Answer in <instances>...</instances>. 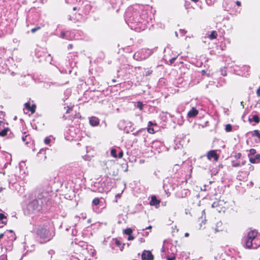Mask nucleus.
I'll return each instance as SVG.
<instances>
[{
    "label": "nucleus",
    "mask_w": 260,
    "mask_h": 260,
    "mask_svg": "<svg viewBox=\"0 0 260 260\" xmlns=\"http://www.w3.org/2000/svg\"><path fill=\"white\" fill-rule=\"evenodd\" d=\"M151 20V18L148 17V13L143 11L139 16L135 14L130 17L128 21L131 23L129 26L132 29L136 31H141L147 27V25Z\"/></svg>",
    "instance_id": "obj_1"
},
{
    "label": "nucleus",
    "mask_w": 260,
    "mask_h": 260,
    "mask_svg": "<svg viewBox=\"0 0 260 260\" xmlns=\"http://www.w3.org/2000/svg\"><path fill=\"white\" fill-rule=\"evenodd\" d=\"M256 230L249 231L243 239L244 245L248 248L255 249L260 246V236H257Z\"/></svg>",
    "instance_id": "obj_2"
},
{
    "label": "nucleus",
    "mask_w": 260,
    "mask_h": 260,
    "mask_svg": "<svg viewBox=\"0 0 260 260\" xmlns=\"http://www.w3.org/2000/svg\"><path fill=\"white\" fill-rule=\"evenodd\" d=\"M45 196L39 195L38 199H33L29 202L27 205V209L30 213H35L39 211L42 208V205L46 202V199L43 198Z\"/></svg>",
    "instance_id": "obj_3"
},
{
    "label": "nucleus",
    "mask_w": 260,
    "mask_h": 260,
    "mask_svg": "<svg viewBox=\"0 0 260 260\" xmlns=\"http://www.w3.org/2000/svg\"><path fill=\"white\" fill-rule=\"evenodd\" d=\"M37 235L40 238L41 243L50 241L54 236V234L50 233L46 226H40L37 231Z\"/></svg>",
    "instance_id": "obj_4"
},
{
    "label": "nucleus",
    "mask_w": 260,
    "mask_h": 260,
    "mask_svg": "<svg viewBox=\"0 0 260 260\" xmlns=\"http://www.w3.org/2000/svg\"><path fill=\"white\" fill-rule=\"evenodd\" d=\"M142 259L143 260H153V256L151 252L148 250H144L142 254Z\"/></svg>",
    "instance_id": "obj_5"
},
{
    "label": "nucleus",
    "mask_w": 260,
    "mask_h": 260,
    "mask_svg": "<svg viewBox=\"0 0 260 260\" xmlns=\"http://www.w3.org/2000/svg\"><path fill=\"white\" fill-rule=\"evenodd\" d=\"M207 156L208 159H211L213 158L215 161H217L218 159V156L214 150L209 151Z\"/></svg>",
    "instance_id": "obj_6"
},
{
    "label": "nucleus",
    "mask_w": 260,
    "mask_h": 260,
    "mask_svg": "<svg viewBox=\"0 0 260 260\" xmlns=\"http://www.w3.org/2000/svg\"><path fill=\"white\" fill-rule=\"evenodd\" d=\"M249 161L252 164H258L260 162V154H257L253 156H249Z\"/></svg>",
    "instance_id": "obj_7"
},
{
    "label": "nucleus",
    "mask_w": 260,
    "mask_h": 260,
    "mask_svg": "<svg viewBox=\"0 0 260 260\" xmlns=\"http://www.w3.org/2000/svg\"><path fill=\"white\" fill-rule=\"evenodd\" d=\"M149 204L151 206H155L158 208L159 206L160 201L157 200L155 196H152Z\"/></svg>",
    "instance_id": "obj_8"
},
{
    "label": "nucleus",
    "mask_w": 260,
    "mask_h": 260,
    "mask_svg": "<svg viewBox=\"0 0 260 260\" xmlns=\"http://www.w3.org/2000/svg\"><path fill=\"white\" fill-rule=\"evenodd\" d=\"M25 108L31 112L32 114L34 113L36 111V106L35 104L30 105L29 102L26 103L24 104Z\"/></svg>",
    "instance_id": "obj_9"
},
{
    "label": "nucleus",
    "mask_w": 260,
    "mask_h": 260,
    "mask_svg": "<svg viewBox=\"0 0 260 260\" xmlns=\"http://www.w3.org/2000/svg\"><path fill=\"white\" fill-rule=\"evenodd\" d=\"M100 120L98 118L92 116L89 118V123L92 126H98L99 124Z\"/></svg>",
    "instance_id": "obj_10"
},
{
    "label": "nucleus",
    "mask_w": 260,
    "mask_h": 260,
    "mask_svg": "<svg viewBox=\"0 0 260 260\" xmlns=\"http://www.w3.org/2000/svg\"><path fill=\"white\" fill-rule=\"evenodd\" d=\"M198 111L194 108H192L187 113V116L189 118L195 117L198 114Z\"/></svg>",
    "instance_id": "obj_11"
},
{
    "label": "nucleus",
    "mask_w": 260,
    "mask_h": 260,
    "mask_svg": "<svg viewBox=\"0 0 260 260\" xmlns=\"http://www.w3.org/2000/svg\"><path fill=\"white\" fill-rule=\"evenodd\" d=\"M7 221L6 216L0 213V228H2L4 225L6 224Z\"/></svg>",
    "instance_id": "obj_12"
},
{
    "label": "nucleus",
    "mask_w": 260,
    "mask_h": 260,
    "mask_svg": "<svg viewBox=\"0 0 260 260\" xmlns=\"http://www.w3.org/2000/svg\"><path fill=\"white\" fill-rule=\"evenodd\" d=\"M217 34L215 31H212L211 34L209 36V38L211 40L216 38Z\"/></svg>",
    "instance_id": "obj_13"
},
{
    "label": "nucleus",
    "mask_w": 260,
    "mask_h": 260,
    "mask_svg": "<svg viewBox=\"0 0 260 260\" xmlns=\"http://www.w3.org/2000/svg\"><path fill=\"white\" fill-rule=\"evenodd\" d=\"M221 226H222V222L221 221H218L217 222L216 225V228L215 229L216 232H218L220 230H221Z\"/></svg>",
    "instance_id": "obj_14"
},
{
    "label": "nucleus",
    "mask_w": 260,
    "mask_h": 260,
    "mask_svg": "<svg viewBox=\"0 0 260 260\" xmlns=\"http://www.w3.org/2000/svg\"><path fill=\"white\" fill-rule=\"evenodd\" d=\"M115 244L118 246L120 250H122L123 248V247L125 245L124 244H123L122 246H121V242H120V241L118 240H116L115 241Z\"/></svg>",
    "instance_id": "obj_15"
},
{
    "label": "nucleus",
    "mask_w": 260,
    "mask_h": 260,
    "mask_svg": "<svg viewBox=\"0 0 260 260\" xmlns=\"http://www.w3.org/2000/svg\"><path fill=\"white\" fill-rule=\"evenodd\" d=\"M30 139V137L28 135H26L25 136L22 137V141L25 143L26 144L28 143V140Z\"/></svg>",
    "instance_id": "obj_16"
},
{
    "label": "nucleus",
    "mask_w": 260,
    "mask_h": 260,
    "mask_svg": "<svg viewBox=\"0 0 260 260\" xmlns=\"http://www.w3.org/2000/svg\"><path fill=\"white\" fill-rule=\"evenodd\" d=\"M225 130L226 132H230L232 131V126L230 124H227L225 126Z\"/></svg>",
    "instance_id": "obj_17"
},
{
    "label": "nucleus",
    "mask_w": 260,
    "mask_h": 260,
    "mask_svg": "<svg viewBox=\"0 0 260 260\" xmlns=\"http://www.w3.org/2000/svg\"><path fill=\"white\" fill-rule=\"evenodd\" d=\"M133 231L131 228H127L124 231V233L128 236L132 234Z\"/></svg>",
    "instance_id": "obj_18"
},
{
    "label": "nucleus",
    "mask_w": 260,
    "mask_h": 260,
    "mask_svg": "<svg viewBox=\"0 0 260 260\" xmlns=\"http://www.w3.org/2000/svg\"><path fill=\"white\" fill-rule=\"evenodd\" d=\"M255 154H256V150L252 148L249 150V153L248 154V156L249 157V156H252L253 155H254Z\"/></svg>",
    "instance_id": "obj_19"
},
{
    "label": "nucleus",
    "mask_w": 260,
    "mask_h": 260,
    "mask_svg": "<svg viewBox=\"0 0 260 260\" xmlns=\"http://www.w3.org/2000/svg\"><path fill=\"white\" fill-rule=\"evenodd\" d=\"M8 131V128H5L3 129L2 131H0V136H5L7 135V132Z\"/></svg>",
    "instance_id": "obj_20"
},
{
    "label": "nucleus",
    "mask_w": 260,
    "mask_h": 260,
    "mask_svg": "<svg viewBox=\"0 0 260 260\" xmlns=\"http://www.w3.org/2000/svg\"><path fill=\"white\" fill-rule=\"evenodd\" d=\"M139 55H140V53L139 52H136L134 54V58L135 59H137V60H138V59H144L145 58V57H140L139 56Z\"/></svg>",
    "instance_id": "obj_21"
},
{
    "label": "nucleus",
    "mask_w": 260,
    "mask_h": 260,
    "mask_svg": "<svg viewBox=\"0 0 260 260\" xmlns=\"http://www.w3.org/2000/svg\"><path fill=\"white\" fill-rule=\"evenodd\" d=\"M252 136H256L260 139V133L258 130H254L252 134Z\"/></svg>",
    "instance_id": "obj_22"
},
{
    "label": "nucleus",
    "mask_w": 260,
    "mask_h": 260,
    "mask_svg": "<svg viewBox=\"0 0 260 260\" xmlns=\"http://www.w3.org/2000/svg\"><path fill=\"white\" fill-rule=\"evenodd\" d=\"M68 32H61L60 37L62 39H69L67 35Z\"/></svg>",
    "instance_id": "obj_23"
},
{
    "label": "nucleus",
    "mask_w": 260,
    "mask_h": 260,
    "mask_svg": "<svg viewBox=\"0 0 260 260\" xmlns=\"http://www.w3.org/2000/svg\"><path fill=\"white\" fill-rule=\"evenodd\" d=\"M111 155L112 156H113L114 157L117 158V151H116V150L115 149H112L111 150Z\"/></svg>",
    "instance_id": "obj_24"
},
{
    "label": "nucleus",
    "mask_w": 260,
    "mask_h": 260,
    "mask_svg": "<svg viewBox=\"0 0 260 260\" xmlns=\"http://www.w3.org/2000/svg\"><path fill=\"white\" fill-rule=\"evenodd\" d=\"M251 120L254 121L256 123H258L259 121L258 116L256 115H254L252 116Z\"/></svg>",
    "instance_id": "obj_25"
},
{
    "label": "nucleus",
    "mask_w": 260,
    "mask_h": 260,
    "mask_svg": "<svg viewBox=\"0 0 260 260\" xmlns=\"http://www.w3.org/2000/svg\"><path fill=\"white\" fill-rule=\"evenodd\" d=\"M100 204V200L99 198H95L92 201V204L97 206Z\"/></svg>",
    "instance_id": "obj_26"
},
{
    "label": "nucleus",
    "mask_w": 260,
    "mask_h": 260,
    "mask_svg": "<svg viewBox=\"0 0 260 260\" xmlns=\"http://www.w3.org/2000/svg\"><path fill=\"white\" fill-rule=\"evenodd\" d=\"M137 107L140 109V110H142L143 109V104H142V102H138L137 103Z\"/></svg>",
    "instance_id": "obj_27"
},
{
    "label": "nucleus",
    "mask_w": 260,
    "mask_h": 260,
    "mask_svg": "<svg viewBox=\"0 0 260 260\" xmlns=\"http://www.w3.org/2000/svg\"><path fill=\"white\" fill-rule=\"evenodd\" d=\"M147 131L150 134H154V130L153 128H151L150 127H149L147 128Z\"/></svg>",
    "instance_id": "obj_28"
},
{
    "label": "nucleus",
    "mask_w": 260,
    "mask_h": 260,
    "mask_svg": "<svg viewBox=\"0 0 260 260\" xmlns=\"http://www.w3.org/2000/svg\"><path fill=\"white\" fill-rule=\"evenodd\" d=\"M0 260H7V256L5 254H2L0 256Z\"/></svg>",
    "instance_id": "obj_29"
},
{
    "label": "nucleus",
    "mask_w": 260,
    "mask_h": 260,
    "mask_svg": "<svg viewBox=\"0 0 260 260\" xmlns=\"http://www.w3.org/2000/svg\"><path fill=\"white\" fill-rule=\"evenodd\" d=\"M44 143L47 145H49L50 143V139L48 138H46L44 140Z\"/></svg>",
    "instance_id": "obj_30"
},
{
    "label": "nucleus",
    "mask_w": 260,
    "mask_h": 260,
    "mask_svg": "<svg viewBox=\"0 0 260 260\" xmlns=\"http://www.w3.org/2000/svg\"><path fill=\"white\" fill-rule=\"evenodd\" d=\"M240 166V164L239 162H232V166L234 167H239Z\"/></svg>",
    "instance_id": "obj_31"
},
{
    "label": "nucleus",
    "mask_w": 260,
    "mask_h": 260,
    "mask_svg": "<svg viewBox=\"0 0 260 260\" xmlns=\"http://www.w3.org/2000/svg\"><path fill=\"white\" fill-rule=\"evenodd\" d=\"M12 249V242H10V245L8 246V247H6L5 248V249H6V251H10Z\"/></svg>",
    "instance_id": "obj_32"
},
{
    "label": "nucleus",
    "mask_w": 260,
    "mask_h": 260,
    "mask_svg": "<svg viewBox=\"0 0 260 260\" xmlns=\"http://www.w3.org/2000/svg\"><path fill=\"white\" fill-rule=\"evenodd\" d=\"M123 152L122 151H120L119 153H118V157L120 158H122L123 157Z\"/></svg>",
    "instance_id": "obj_33"
},
{
    "label": "nucleus",
    "mask_w": 260,
    "mask_h": 260,
    "mask_svg": "<svg viewBox=\"0 0 260 260\" xmlns=\"http://www.w3.org/2000/svg\"><path fill=\"white\" fill-rule=\"evenodd\" d=\"M241 154L240 153H238L236 154L235 155V157L237 159L240 158L241 157Z\"/></svg>",
    "instance_id": "obj_34"
},
{
    "label": "nucleus",
    "mask_w": 260,
    "mask_h": 260,
    "mask_svg": "<svg viewBox=\"0 0 260 260\" xmlns=\"http://www.w3.org/2000/svg\"><path fill=\"white\" fill-rule=\"evenodd\" d=\"M218 205V202H214V203L212 204V208L216 207H217Z\"/></svg>",
    "instance_id": "obj_35"
},
{
    "label": "nucleus",
    "mask_w": 260,
    "mask_h": 260,
    "mask_svg": "<svg viewBox=\"0 0 260 260\" xmlns=\"http://www.w3.org/2000/svg\"><path fill=\"white\" fill-rule=\"evenodd\" d=\"M134 239V237L133 235H132V234L129 235L127 238V240L129 241L133 240Z\"/></svg>",
    "instance_id": "obj_36"
},
{
    "label": "nucleus",
    "mask_w": 260,
    "mask_h": 260,
    "mask_svg": "<svg viewBox=\"0 0 260 260\" xmlns=\"http://www.w3.org/2000/svg\"><path fill=\"white\" fill-rule=\"evenodd\" d=\"M176 257L175 256H173L171 257H167V260H175Z\"/></svg>",
    "instance_id": "obj_37"
},
{
    "label": "nucleus",
    "mask_w": 260,
    "mask_h": 260,
    "mask_svg": "<svg viewBox=\"0 0 260 260\" xmlns=\"http://www.w3.org/2000/svg\"><path fill=\"white\" fill-rule=\"evenodd\" d=\"M40 29V27H36V28H34L31 29V32L32 33L36 32L37 30L39 29Z\"/></svg>",
    "instance_id": "obj_38"
},
{
    "label": "nucleus",
    "mask_w": 260,
    "mask_h": 260,
    "mask_svg": "<svg viewBox=\"0 0 260 260\" xmlns=\"http://www.w3.org/2000/svg\"><path fill=\"white\" fill-rule=\"evenodd\" d=\"M257 95L260 96V86L256 91Z\"/></svg>",
    "instance_id": "obj_39"
},
{
    "label": "nucleus",
    "mask_w": 260,
    "mask_h": 260,
    "mask_svg": "<svg viewBox=\"0 0 260 260\" xmlns=\"http://www.w3.org/2000/svg\"><path fill=\"white\" fill-rule=\"evenodd\" d=\"M176 59V57H173L172 58H171L170 60V62L171 63H173L174 61Z\"/></svg>",
    "instance_id": "obj_40"
},
{
    "label": "nucleus",
    "mask_w": 260,
    "mask_h": 260,
    "mask_svg": "<svg viewBox=\"0 0 260 260\" xmlns=\"http://www.w3.org/2000/svg\"><path fill=\"white\" fill-rule=\"evenodd\" d=\"M139 241L140 243H144L145 242L144 239L141 238L139 239Z\"/></svg>",
    "instance_id": "obj_41"
},
{
    "label": "nucleus",
    "mask_w": 260,
    "mask_h": 260,
    "mask_svg": "<svg viewBox=\"0 0 260 260\" xmlns=\"http://www.w3.org/2000/svg\"><path fill=\"white\" fill-rule=\"evenodd\" d=\"M152 229V226L149 225V226L146 228L145 229H143L142 230L144 231L145 230H151Z\"/></svg>",
    "instance_id": "obj_42"
},
{
    "label": "nucleus",
    "mask_w": 260,
    "mask_h": 260,
    "mask_svg": "<svg viewBox=\"0 0 260 260\" xmlns=\"http://www.w3.org/2000/svg\"><path fill=\"white\" fill-rule=\"evenodd\" d=\"M244 70H246L247 71H248L249 69V68H250V67L249 66H245L244 67Z\"/></svg>",
    "instance_id": "obj_43"
},
{
    "label": "nucleus",
    "mask_w": 260,
    "mask_h": 260,
    "mask_svg": "<svg viewBox=\"0 0 260 260\" xmlns=\"http://www.w3.org/2000/svg\"><path fill=\"white\" fill-rule=\"evenodd\" d=\"M153 124L151 121H149L148 124V127H150V126L152 125Z\"/></svg>",
    "instance_id": "obj_44"
},
{
    "label": "nucleus",
    "mask_w": 260,
    "mask_h": 260,
    "mask_svg": "<svg viewBox=\"0 0 260 260\" xmlns=\"http://www.w3.org/2000/svg\"><path fill=\"white\" fill-rule=\"evenodd\" d=\"M180 32L183 35L185 34V32L184 31V30H183V29H180Z\"/></svg>",
    "instance_id": "obj_45"
},
{
    "label": "nucleus",
    "mask_w": 260,
    "mask_h": 260,
    "mask_svg": "<svg viewBox=\"0 0 260 260\" xmlns=\"http://www.w3.org/2000/svg\"><path fill=\"white\" fill-rule=\"evenodd\" d=\"M236 4H237V6H241V2H239V1H237L236 2Z\"/></svg>",
    "instance_id": "obj_46"
},
{
    "label": "nucleus",
    "mask_w": 260,
    "mask_h": 260,
    "mask_svg": "<svg viewBox=\"0 0 260 260\" xmlns=\"http://www.w3.org/2000/svg\"><path fill=\"white\" fill-rule=\"evenodd\" d=\"M120 196H121V194L120 193H117V194H116L115 197L116 198H120Z\"/></svg>",
    "instance_id": "obj_47"
},
{
    "label": "nucleus",
    "mask_w": 260,
    "mask_h": 260,
    "mask_svg": "<svg viewBox=\"0 0 260 260\" xmlns=\"http://www.w3.org/2000/svg\"><path fill=\"white\" fill-rule=\"evenodd\" d=\"M205 74H206V71L205 70H202V74L203 75H204Z\"/></svg>",
    "instance_id": "obj_48"
},
{
    "label": "nucleus",
    "mask_w": 260,
    "mask_h": 260,
    "mask_svg": "<svg viewBox=\"0 0 260 260\" xmlns=\"http://www.w3.org/2000/svg\"><path fill=\"white\" fill-rule=\"evenodd\" d=\"M184 236L185 237H188L189 236V234L188 233H186Z\"/></svg>",
    "instance_id": "obj_49"
},
{
    "label": "nucleus",
    "mask_w": 260,
    "mask_h": 260,
    "mask_svg": "<svg viewBox=\"0 0 260 260\" xmlns=\"http://www.w3.org/2000/svg\"><path fill=\"white\" fill-rule=\"evenodd\" d=\"M4 234H0V239L2 238L4 236Z\"/></svg>",
    "instance_id": "obj_50"
},
{
    "label": "nucleus",
    "mask_w": 260,
    "mask_h": 260,
    "mask_svg": "<svg viewBox=\"0 0 260 260\" xmlns=\"http://www.w3.org/2000/svg\"><path fill=\"white\" fill-rule=\"evenodd\" d=\"M72 44H70L69 46H68V48H72Z\"/></svg>",
    "instance_id": "obj_51"
},
{
    "label": "nucleus",
    "mask_w": 260,
    "mask_h": 260,
    "mask_svg": "<svg viewBox=\"0 0 260 260\" xmlns=\"http://www.w3.org/2000/svg\"><path fill=\"white\" fill-rule=\"evenodd\" d=\"M70 110H71V109L70 108H68V110H67V113H69Z\"/></svg>",
    "instance_id": "obj_52"
},
{
    "label": "nucleus",
    "mask_w": 260,
    "mask_h": 260,
    "mask_svg": "<svg viewBox=\"0 0 260 260\" xmlns=\"http://www.w3.org/2000/svg\"><path fill=\"white\" fill-rule=\"evenodd\" d=\"M192 2H194L195 3L198 2L199 0H191Z\"/></svg>",
    "instance_id": "obj_53"
},
{
    "label": "nucleus",
    "mask_w": 260,
    "mask_h": 260,
    "mask_svg": "<svg viewBox=\"0 0 260 260\" xmlns=\"http://www.w3.org/2000/svg\"><path fill=\"white\" fill-rule=\"evenodd\" d=\"M175 36L177 37H178V33L177 32H175Z\"/></svg>",
    "instance_id": "obj_54"
},
{
    "label": "nucleus",
    "mask_w": 260,
    "mask_h": 260,
    "mask_svg": "<svg viewBox=\"0 0 260 260\" xmlns=\"http://www.w3.org/2000/svg\"><path fill=\"white\" fill-rule=\"evenodd\" d=\"M150 74V72H148V73H147V74H146V75H149Z\"/></svg>",
    "instance_id": "obj_55"
},
{
    "label": "nucleus",
    "mask_w": 260,
    "mask_h": 260,
    "mask_svg": "<svg viewBox=\"0 0 260 260\" xmlns=\"http://www.w3.org/2000/svg\"><path fill=\"white\" fill-rule=\"evenodd\" d=\"M222 74L223 75V76H225L226 74H223V73H222Z\"/></svg>",
    "instance_id": "obj_56"
},
{
    "label": "nucleus",
    "mask_w": 260,
    "mask_h": 260,
    "mask_svg": "<svg viewBox=\"0 0 260 260\" xmlns=\"http://www.w3.org/2000/svg\"><path fill=\"white\" fill-rule=\"evenodd\" d=\"M75 218H76L77 219H78V218H79V217H77V216H76V217H75Z\"/></svg>",
    "instance_id": "obj_57"
},
{
    "label": "nucleus",
    "mask_w": 260,
    "mask_h": 260,
    "mask_svg": "<svg viewBox=\"0 0 260 260\" xmlns=\"http://www.w3.org/2000/svg\"><path fill=\"white\" fill-rule=\"evenodd\" d=\"M88 221L89 222H90V219H89V220H88Z\"/></svg>",
    "instance_id": "obj_58"
},
{
    "label": "nucleus",
    "mask_w": 260,
    "mask_h": 260,
    "mask_svg": "<svg viewBox=\"0 0 260 260\" xmlns=\"http://www.w3.org/2000/svg\"><path fill=\"white\" fill-rule=\"evenodd\" d=\"M216 0H213V2L215 1Z\"/></svg>",
    "instance_id": "obj_59"
},
{
    "label": "nucleus",
    "mask_w": 260,
    "mask_h": 260,
    "mask_svg": "<svg viewBox=\"0 0 260 260\" xmlns=\"http://www.w3.org/2000/svg\"><path fill=\"white\" fill-rule=\"evenodd\" d=\"M1 191V189L0 188V191Z\"/></svg>",
    "instance_id": "obj_60"
}]
</instances>
